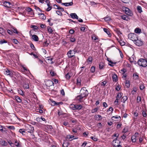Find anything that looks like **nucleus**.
<instances>
[{"instance_id":"obj_1","label":"nucleus","mask_w":147,"mask_h":147,"mask_svg":"<svg viewBox=\"0 0 147 147\" xmlns=\"http://www.w3.org/2000/svg\"><path fill=\"white\" fill-rule=\"evenodd\" d=\"M78 49L76 47L73 50H70L67 53V56L69 58H71L75 56V55L76 53H78Z\"/></svg>"},{"instance_id":"obj_2","label":"nucleus","mask_w":147,"mask_h":147,"mask_svg":"<svg viewBox=\"0 0 147 147\" xmlns=\"http://www.w3.org/2000/svg\"><path fill=\"white\" fill-rule=\"evenodd\" d=\"M137 63L139 65L143 67H146L147 66V61L144 59L141 58L139 59Z\"/></svg>"},{"instance_id":"obj_3","label":"nucleus","mask_w":147,"mask_h":147,"mask_svg":"<svg viewBox=\"0 0 147 147\" xmlns=\"http://www.w3.org/2000/svg\"><path fill=\"white\" fill-rule=\"evenodd\" d=\"M80 92V94L84 98L87 96L89 94L88 90L84 87L82 88Z\"/></svg>"},{"instance_id":"obj_4","label":"nucleus","mask_w":147,"mask_h":147,"mask_svg":"<svg viewBox=\"0 0 147 147\" xmlns=\"http://www.w3.org/2000/svg\"><path fill=\"white\" fill-rule=\"evenodd\" d=\"M134 41L136 42V44L138 46H141L143 44V42L141 40L138 39L137 37L135 38Z\"/></svg>"},{"instance_id":"obj_5","label":"nucleus","mask_w":147,"mask_h":147,"mask_svg":"<svg viewBox=\"0 0 147 147\" xmlns=\"http://www.w3.org/2000/svg\"><path fill=\"white\" fill-rule=\"evenodd\" d=\"M26 130L28 132L30 133H32L34 132V128L30 125H29L28 128L26 129Z\"/></svg>"},{"instance_id":"obj_6","label":"nucleus","mask_w":147,"mask_h":147,"mask_svg":"<svg viewBox=\"0 0 147 147\" xmlns=\"http://www.w3.org/2000/svg\"><path fill=\"white\" fill-rule=\"evenodd\" d=\"M84 98L80 94L76 97L75 99L78 102H80L83 101V99Z\"/></svg>"},{"instance_id":"obj_7","label":"nucleus","mask_w":147,"mask_h":147,"mask_svg":"<svg viewBox=\"0 0 147 147\" xmlns=\"http://www.w3.org/2000/svg\"><path fill=\"white\" fill-rule=\"evenodd\" d=\"M125 14L127 15L130 16H131L133 15L132 11L128 8L125 7Z\"/></svg>"},{"instance_id":"obj_8","label":"nucleus","mask_w":147,"mask_h":147,"mask_svg":"<svg viewBox=\"0 0 147 147\" xmlns=\"http://www.w3.org/2000/svg\"><path fill=\"white\" fill-rule=\"evenodd\" d=\"M45 84L47 86L50 87L52 85H54L53 82L50 80H47L45 82Z\"/></svg>"},{"instance_id":"obj_9","label":"nucleus","mask_w":147,"mask_h":147,"mask_svg":"<svg viewBox=\"0 0 147 147\" xmlns=\"http://www.w3.org/2000/svg\"><path fill=\"white\" fill-rule=\"evenodd\" d=\"M128 38L131 39L133 41L134 40L135 38L137 37L136 34L133 33H131L128 35Z\"/></svg>"},{"instance_id":"obj_10","label":"nucleus","mask_w":147,"mask_h":147,"mask_svg":"<svg viewBox=\"0 0 147 147\" xmlns=\"http://www.w3.org/2000/svg\"><path fill=\"white\" fill-rule=\"evenodd\" d=\"M3 5L4 6L7 8H9L12 5L11 3L9 2L5 1L3 2Z\"/></svg>"},{"instance_id":"obj_11","label":"nucleus","mask_w":147,"mask_h":147,"mask_svg":"<svg viewBox=\"0 0 147 147\" xmlns=\"http://www.w3.org/2000/svg\"><path fill=\"white\" fill-rule=\"evenodd\" d=\"M4 73L7 75H9L11 77L12 76V73L7 69H6L5 70Z\"/></svg>"},{"instance_id":"obj_12","label":"nucleus","mask_w":147,"mask_h":147,"mask_svg":"<svg viewBox=\"0 0 147 147\" xmlns=\"http://www.w3.org/2000/svg\"><path fill=\"white\" fill-rule=\"evenodd\" d=\"M0 144L5 146H6L8 145L6 141L1 139H0Z\"/></svg>"},{"instance_id":"obj_13","label":"nucleus","mask_w":147,"mask_h":147,"mask_svg":"<svg viewBox=\"0 0 147 147\" xmlns=\"http://www.w3.org/2000/svg\"><path fill=\"white\" fill-rule=\"evenodd\" d=\"M71 18L72 19H78V17L77 16L76 13H71L70 14Z\"/></svg>"},{"instance_id":"obj_14","label":"nucleus","mask_w":147,"mask_h":147,"mask_svg":"<svg viewBox=\"0 0 147 147\" xmlns=\"http://www.w3.org/2000/svg\"><path fill=\"white\" fill-rule=\"evenodd\" d=\"M116 139H117V138H116L115 139H114L113 141V144L114 147H122L121 145L116 144Z\"/></svg>"},{"instance_id":"obj_15","label":"nucleus","mask_w":147,"mask_h":147,"mask_svg":"<svg viewBox=\"0 0 147 147\" xmlns=\"http://www.w3.org/2000/svg\"><path fill=\"white\" fill-rule=\"evenodd\" d=\"M73 4L72 1L71 2L69 3H61V5H64L65 6H71Z\"/></svg>"},{"instance_id":"obj_16","label":"nucleus","mask_w":147,"mask_h":147,"mask_svg":"<svg viewBox=\"0 0 147 147\" xmlns=\"http://www.w3.org/2000/svg\"><path fill=\"white\" fill-rule=\"evenodd\" d=\"M31 35L32 36V39L35 41H38V36L35 34L32 35L31 34Z\"/></svg>"},{"instance_id":"obj_17","label":"nucleus","mask_w":147,"mask_h":147,"mask_svg":"<svg viewBox=\"0 0 147 147\" xmlns=\"http://www.w3.org/2000/svg\"><path fill=\"white\" fill-rule=\"evenodd\" d=\"M11 28L12 29L11 30L13 33L19 35V34L20 33L17 30L16 28L14 27H11Z\"/></svg>"},{"instance_id":"obj_18","label":"nucleus","mask_w":147,"mask_h":147,"mask_svg":"<svg viewBox=\"0 0 147 147\" xmlns=\"http://www.w3.org/2000/svg\"><path fill=\"white\" fill-rule=\"evenodd\" d=\"M107 61L109 62V63H111V64L109 63V65L111 66H114V64H115L116 63V62H112L110 59L109 58H107Z\"/></svg>"},{"instance_id":"obj_19","label":"nucleus","mask_w":147,"mask_h":147,"mask_svg":"<svg viewBox=\"0 0 147 147\" xmlns=\"http://www.w3.org/2000/svg\"><path fill=\"white\" fill-rule=\"evenodd\" d=\"M25 130H26L24 129H21L19 130V132L20 133L22 134L23 135H26V133Z\"/></svg>"},{"instance_id":"obj_20","label":"nucleus","mask_w":147,"mask_h":147,"mask_svg":"<svg viewBox=\"0 0 147 147\" xmlns=\"http://www.w3.org/2000/svg\"><path fill=\"white\" fill-rule=\"evenodd\" d=\"M113 80L114 81L116 82L118 80V78L117 75L115 74H114L112 76Z\"/></svg>"},{"instance_id":"obj_21","label":"nucleus","mask_w":147,"mask_h":147,"mask_svg":"<svg viewBox=\"0 0 147 147\" xmlns=\"http://www.w3.org/2000/svg\"><path fill=\"white\" fill-rule=\"evenodd\" d=\"M15 99L18 102H21L22 101V100L21 98L18 96H15Z\"/></svg>"},{"instance_id":"obj_22","label":"nucleus","mask_w":147,"mask_h":147,"mask_svg":"<svg viewBox=\"0 0 147 147\" xmlns=\"http://www.w3.org/2000/svg\"><path fill=\"white\" fill-rule=\"evenodd\" d=\"M121 18L124 20L126 21H127L128 20V18L127 16L125 15H121Z\"/></svg>"},{"instance_id":"obj_23","label":"nucleus","mask_w":147,"mask_h":147,"mask_svg":"<svg viewBox=\"0 0 147 147\" xmlns=\"http://www.w3.org/2000/svg\"><path fill=\"white\" fill-rule=\"evenodd\" d=\"M104 31L106 32L108 35L110 36L111 35V34L110 33L109 30L107 28H104Z\"/></svg>"},{"instance_id":"obj_24","label":"nucleus","mask_w":147,"mask_h":147,"mask_svg":"<svg viewBox=\"0 0 147 147\" xmlns=\"http://www.w3.org/2000/svg\"><path fill=\"white\" fill-rule=\"evenodd\" d=\"M74 136L70 135H67V138H68L69 139H71L70 140V141L72 140L73 139H75V138H74Z\"/></svg>"},{"instance_id":"obj_25","label":"nucleus","mask_w":147,"mask_h":147,"mask_svg":"<svg viewBox=\"0 0 147 147\" xmlns=\"http://www.w3.org/2000/svg\"><path fill=\"white\" fill-rule=\"evenodd\" d=\"M5 30L2 28L0 27V33L2 35H4L5 34Z\"/></svg>"},{"instance_id":"obj_26","label":"nucleus","mask_w":147,"mask_h":147,"mask_svg":"<svg viewBox=\"0 0 147 147\" xmlns=\"http://www.w3.org/2000/svg\"><path fill=\"white\" fill-rule=\"evenodd\" d=\"M137 10L138 12L141 13L142 12V7L140 6H137Z\"/></svg>"},{"instance_id":"obj_27","label":"nucleus","mask_w":147,"mask_h":147,"mask_svg":"<svg viewBox=\"0 0 147 147\" xmlns=\"http://www.w3.org/2000/svg\"><path fill=\"white\" fill-rule=\"evenodd\" d=\"M117 40L119 42L121 46H124L125 45V42L122 40H119L117 38Z\"/></svg>"},{"instance_id":"obj_28","label":"nucleus","mask_w":147,"mask_h":147,"mask_svg":"<svg viewBox=\"0 0 147 147\" xmlns=\"http://www.w3.org/2000/svg\"><path fill=\"white\" fill-rule=\"evenodd\" d=\"M128 97L126 96H124L122 97V100H123L122 101L123 102V103H125V102L127 100Z\"/></svg>"},{"instance_id":"obj_29","label":"nucleus","mask_w":147,"mask_h":147,"mask_svg":"<svg viewBox=\"0 0 147 147\" xmlns=\"http://www.w3.org/2000/svg\"><path fill=\"white\" fill-rule=\"evenodd\" d=\"M135 32L136 33L139 34L141 32V29L139 28H136L135 30Z\"/></svg>"},{"instance_id":"obj_30","label":"nucleus","mask_w":147,"mask_h":147,"mask_svg":"<svg viewBox=\"0 0 147 147\" xmlns=\"http://www.w3.org/2000/svg\"><path fill=\"white\" fill-rule=\"evenodd\" d=\"M47 30L49 34H53V30L50 27H48L47 28Z\"/></svg>"},{"instance_id":"obj_31","label":"nucleus","mask_w":147,"mask_h":147,"mask_svg":"<svg viewBox=\"0 0 147 147\" xmlns=\"http://www.w3.org/2000/svg\"><path fill=\"white\" fill-rule=\"evenodd\" d=\"M112 119L115 121H116V119L119 118L121 119V117L120 116H118L117 115L113 116L112 117Z\"/></svg>"},{"instance_id":"obj_32","label":"nucleus","mask_w":147,"mask_h":147,"mask_svg":"<svg viewBox=\"0 0 147 147\" xmlns=\"http://www.w3.org/2000/svg\"><path fill=\"white\" fill-rule=\"evenodd\" d=\"M115 31L119 36H120L121 34H122V33L121 32L119 29H116Z\"/></svg>"},{"instance_id":"obj_33","label":"nucleus","mask_w":147,"mask_h":147,"mask_svg":"<svg viewBox=\"0 0 147 147\" xmlns=\"http://www.w3.org/2000/svg\"><path fill=\"white\" fill-rule=\"evenodd\" d=\"M76 109L80 110L82 108V106L81 105H76Z\"/></svg>"},{"instance_id":"obj_34","label":"nucleus","mask_w":147,"mask_h":147,"mask_svg":"<svg viewBox=\"0 0 147 147\" xmlns=\"http://www.w3.org/2000/svg\"><path fill=\"white\" fill-rule=\"evenodd\" d=\"M68 145L69 143L68 142H65L62 144V146L63 147H68Z\"/></svg>"},{"instance_id":"obj_35","label":"nucleus","mask_w":147,"mask_h":147,"mask_svg":"<svg viewBox=\"0 0 147 147\" xmlns=\"http://www.w3.org/2000/svg\"><path fill=\"white\" fill-rule=\"evenodd\" d=\"M23 87L25 89H27L29 88V85L28 83H25L23 85Z\"/></svg>"},{"instance_id":"obj_36","label":"nucleus","mask_w":147,"mask_h":147,"mask_svg":"<svg viewBox=\"0 0 147 147\" xmlns=\"http://www.w3.org/2000/svg\"><path fill=\"white\" fill-rule=\"evenodd\" d=\"M30 27L33 28L34 30H38V28L37 26L34 25H32L30 26Z\"/></svg>"},{"instance_id":"obj_37","label":"nucleus","mask_w":147,"mask_h":147,"mask_svg":"<svg viewBox=\"0 0 147 147\" xmlns=\"http://www.w3.org/2000/svg\"><path fill=\"white\" fill-rule=\"evenodd\" d=\"M85 25H82V26L81 27L80 30L83 32L85 31V30L86 28V27H85Z\"/></svg>"},{"instance_id":"obj_38","label":"nucleus","mask_w":147,"mask_h":147,"mask_svg":"<svg viewBox=\"0 0 147 147\" xmlns=\"http://www.w3.org/2000/svg\"><path fill=\"white\" fill-rule=\"evenodd\" d=\"M76 105L71 104L70 105V107L73 110H76Z\"/></svg>"},{"instance_id":"obj_39","label":"nucleus","mask_w":147,"mask_h":147,"mask_svg":"<svg viewBox=\"0 0 147 147\" xmlns=\"http://www.w3.org/2000/svg\"><path fill=\"white\" fill-rule=\"evenodd\" d=\"M38 15L41 17L42 19L45 20L46 19V18L43 13H39Z\"/></svg>"},{"instance_id":"obj_40","label":"nucleus","mask_w":147,"mask_h":147,"mask_svg":"<svg viewBox=\"0 0 147 147\" xmlns=\"http://www.w3.org/2000/svg\"><path fill=\"white\" fill-rule=\"evenodd\" d=\"M52 103H53V105H59L60 104H61V103H62V102H57V103L56 102H55L54 101H52Z\"/></svg>"},{"instance_id":"obj_41","label":"nucleus","mask_w":147,"mask_h":147,"mask_svg":"<svg viewBox=\"0 0 147 147\" xmlns=\"http://www.w3.org/2000/svg\"><path fill=\"white\" fill-rule=\"evenodd\" d=\"M96 119L98 120H99L102 119L101 116L100 115H98L95 116Z\"/></svg>"},{"instance_id":"obj_42","label":"nucleus","mask_w":147,"mask_h":147,"mask_svg":"<svg viewBox=\"0 0 147 147\" xmlns=\"http://www.w3.org/2000/svg\"><path fill=\"white\" fill-rule=\"evenodd\" d=\"M122 93H119L117 95L116 98H117L120 99V98L122 96Z\"/></svg>"},{"instance_id":"obj_43","label":"nucleus","mask_w":147,"mask_h":147,"mask_svg":"<svg viewBox=\"0 0 147 147\" xmlns=\"http://www.w3.org/2000/svg\"><path fill=\"white\" fill-rule=\"evenodd\" d=\"M90 138L94 141H97L98 140V139L95 136H92L90 137Z\"/></svg>"},{"instance_id":"obj_44","label":"nucleus","mask_w":147,"mask_h":147,"mask_svg":"<svg viewBox=\"0 0 147 147\" xmlns=\"http://www.w3.org/2000/svg\"><path fill=\"white\" fill-rule=\"evenodd\" d=\"M26 10L27 11H28V12H30L31 11V12L32 13H33L32 9L30 7H29L26 8Z\"/></svg>"},{"instance_id":"obj_45","label":"nucleus","mask_w":147,"mask_h":147,"mask_svg":"<svg viewBox=\"0 0 147 147\" xmlns=\"http://www.w3.org/2000/svg\"><path fill=\"white\" fill-rule=\"evenodd\" d=\"M9 129L11 130H14L15 129V127L13 126H6Z\"/></svg>"},{"instance_id":"obj_46","label":"nucleus","mask_w":147,"mask_h":147,"mask_svg":"<svg viewBox=\"0 0 147 147\" xmlns=\"http://www.w3.org/2000/svg\"><path fill=\"white\" fill-rule=\"evenodd\" d=\"M30 46L31 48L34 51H36V49L35 48V47H34V45L33 44L31 43L30 44Z\"/></svg>"},{"instance_id":"obj_47","label":"nucleus","mask_w":147,"mask_h":147,"mask_svg":"<svg viewBox=\"0 0 147 147\" xmlns=\"http://www.w3.org/2000/svg\"><path fill=\"white\" fill-rule=\"evenodd\" d=\"M125 85L127 88H129L130 87V82L129 81H126L125 83Z\"/></svg>"},{"instance_id":"obj_48","label":"nucleus","mask_w":147,"mask_h":147,"mask_svg":"<svg viewBox=\"0 0 147 147\" xmlns=\"http://www.w3.org/2000/svg\"><path fill=\"white\" fill-rule=\"evenodd\" d=\"M70 41L71 42H74L76 41V39L74 37H70L69 38Z\"/></svg>"},{"instance_id":"obj_49","label":"nucleus","mask_w":147,"mask_h":147,"mask_svg":"<svg viewBox=\"0 0 147 147\" xmlns=\"http://www.w3.org/2000/svg\"><path fill=\"white\" fill-rule=\"evenodd\" d=\"M128 131V128H125L123 129L122 132L123 133H126Z\"/></svg>"},{"instance_id":"obj_50","label":"nucleus","mask_w":147,"mask_h":147,"mask_svg":"<svg viewBox=\"0 0 147 147\" xmlns=\"http://www.w3.org/2000/svg\"><path fill=\"white\" fill-rule=\"evenodd\" d=\"M95 67H94V66H92V67L90 70L93 73L95 71Z\"/></svg>"},{"instance_id":"obj_51","label":"nucleus","mask_w":147,"mask_h":147,"mask_svg":"<svg viewBox=\"0 0 147 147\" xmlns=\"http://www.w3.org/2000/svg\"><path fill=\"white\" fill-rule=\"evenodd\" d=\"M131 140L133 142H135L136 141V137L135 136H133L131 137Z\"/></svg>"},{"instance_id":"obj_52","label":"nucleus","mask_w":147,"mask_h":147,"mask_svg":"<svg viewBox=\"0 0 147 147\" xmlns=\"http://www.w3.org/2000/svg\"><path fill=\"white\" fill-rule=\"evenodd\" d=\"M18 93L22 95H23L24 94V92L23 91L21 90L20 89L18 90Z\"/></svg>"},{"instance_id":"obj_53","label":"nucleus","mask_w":147,"mask_h":147,"mask_svg":"<svg viewBox=\"0 0 147 147\" xmlns=\"http://www.w3.org/2000/svg\"><path fill=\"white\" fill-rule=\"evenodd\" d=\"M98 109V108H96L92 110V113H94L95 112H96Z\"/></svg>"},{"instance_id":"obj_54","label":"nucleus","mask_w":147,"mask_h":147,"mask_svg":"<svg viewBox=\"0 0 147 147\" xmlns=\"http://www.w3.org/2000/svg\"><path fill=\"white\" fill-rule=\"evenodd\" d=\"M87 61L88 62H91L92 61V57H89L88 58Z\"/></svg>"},{"instance_id":"obj_55","label":"nucleus","mask_w":147,"mask_h":147,"mask_svg":"<svg viewBox=\"0 0 147 147\" xmlns=\"http://www.w3.org/2000/svg\"><path fill=\"white\" fill-rule=\"evenodd\" d=\"M7 32L8 34H9L10 35H13V33L12 31L11 30H7Z\"/></svg>"},{"instance_id":"obj_56","label":"nucleus","mask_w":147,"mask_h":147,"mask_svg":"<svg viewBox=\"0 0 147 147\" xmlns=\"http://www.w3.org/2000/svg\"><path fill=\"white\" fill-rule=\"evenodd\" d=\"M141 101V97L139 96H138L137 98V102H139Z\"/></svg>"},{"instance_id":"obj_57","label":"nucleus","mask_w":147,"mask_h":147,"mask_svg":"<svg viewBox=\"0 0 147 147\" xmlns=\"http://www.w3.org/2000/svg\"><path fill=\"white\" fill-rule=\"evenodd\" d=\"M133 76L136 77V78H135L136 79H138V74L137 73H136L134 74H133Z\"/></svg>"},{"instance_id":"obj_58","label":"nucleus","mask_w":147,"mask_h":147,"mask_svg":"<svg viewBox=\"0 0 147 147\" xmlns=\"http://www.w3.org/2000/svg\"><path fill=\"white\" fill-rule=\"evenodd\" d=\"M140 88L141 90H143L144 88V86L143 84H140Z\"/></svg>"},{"instance_id":"obj_59","label":"nucleus","mask_w":147,"mask_h":147,"mask_svg":"<svg viewBox=\"0 0 147 147\" xmlns=\"http://www.w3.org/2000/svg\"><path fill=\"white\" fill-rule=\"evenodd\" d=\"M56 13L59 15L61 16L62 15V13L59 11H56Z\"/></svg>"},{"instance_id":"obj_60","label":"nucleus","mask_w":147,"mask_h":147,"mask_svg":"<svg viewBox=\"0 0 147 147\" xmlns=\"http://www.w3.org/2000/svg\"><path fill=\"white\" fill-rule=\"evenodd\" d=\"M120 109H121V110L122 111H123L124 110L125 108V105L124 104H122V106L120 107Z\"/></svg>"},{"instance_id":"obj_61","label":"nucleus","mask_w":147,"mask_h":147,"mask_svg":"<svg viewBox=\"0 0 147 147\" xmlns=\"http://www.w3.org/2000/svg\"><path fill=\"white\" fill-rule=\"evenodd\" d=\"M70 77V76L69 75V74L68 73L65 75V78L67 79H69Z\"/></svg>"},{"instance_id":"obj_62","label":"nucleus","mask_w":147,"mask_h":147,"mask_svg":"<svg viewBox=\"0 0 147 147\" xmlns=\"http://www.w3.org/2000/svg\"><path fill=\"white\" fill-rule=\"evenodd\" d=\"M99 68L100 69H102L104 67V65L102 63H100L99 64Z\"/></svg>"},{"instance_id":"obj_63","label":"nucleus","mask_w":147,"mask_h":147,"mask_svg":"<svg viewBox=\"0 0 147 147\" xmlns=\"http://www.w3.org/2000/svg\"><path fill=\"white\" fill-rule=\"evenodd\" d=\"M105 20L107 22L109 21L110 20V18L109 17H106L104 18Z\"/></svg>"},{"instance_id":"obj_64","label":"nucleus","mask_w":147,"mask_h":147,"mask_svg":"<svg viewBox=\"0 0 147 147\" xmlns=\"http://www.w3.org/2000/svg\"><path fill=\"white\" fill-rule=\"evenodd\" d=\"M15 145L16 146V147H20L19 143L18 142H17V140H16L15 142Z\"/></svg>"}]
</instances>
